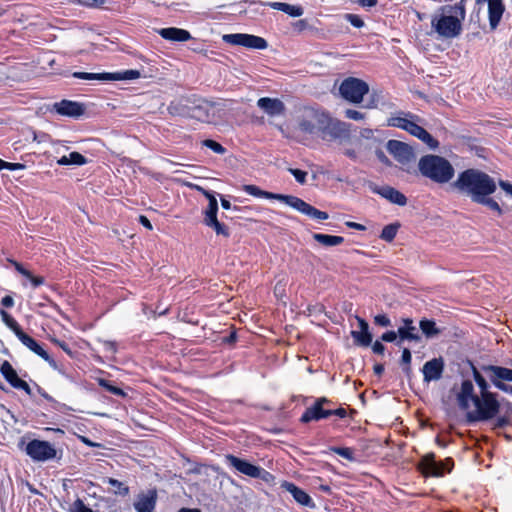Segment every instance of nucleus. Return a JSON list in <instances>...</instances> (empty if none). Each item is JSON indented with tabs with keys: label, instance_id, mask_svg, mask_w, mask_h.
<instances>
[{
	"label": "nucleus",
	"instance_id": "nucleus-1",
	"mask_svg": "<svg viewBox=\"0 0 512 512\" xmlns=\"http://www.w3.org/2000/svg\"><path fill=\"white\" fill-rule=\"evenodd\" d=\"M296 121L298 129L306 135L317 136L328 141L349 137L350 125L334 120L321 109L305 107L300 111Z\"/></svg>",
	"mask_w": 512,
	"mask_h": 512
},
{
	"label": "nucleus",
	"instance_id": "nucleus-2",
	"mask_svg": "<svg viewBox=\"0 0 512 512\" xmlns=\"http://www.w3.org/2000/svg\"><path fill=\"white\" fill-rule=\"evenodd\" d=\"M451 188L476 203L481 197L492 195L497 185L494 178L484 171L469 168L458 174L456 180L451 183Z\"/></svg>",
	"mask_w": 512,
	"mask_h": 512
},
{
	"label": "nucleus",
	"instance_id": "nucleus-3",
	"mask_svg": "<svg viewBox=\"0 0 512 512\" xmlns=\"http://www.w3.org/2000/svg\"><path fill=\"white\" fill-rule=\"evenodd\" d=\"M466 17L465 0L440 6L431 18V27L438 38L454 39L462 32Z\"/></svg>",
	"mask_w": 512,
	"mask_h": 512
},
{
	"label": "nucleus",
	"instance_id": "nucleus-4",
	"mask_svg": "<svg viewBox=\"0 0 512 512\" xmlns=\"http://www.w3.org/2000/svg\"><path fill=\"white\" fill-rule=\"evenodd\" d=\"M242 189L248 195H251L256 198H265L281 201L312 219L322 221L329 218L327 212L316 209L315 207H313L312 205L305 202L299 197L264 191L260 189L258 186L252 184L244 185Z\"/></svg>",
	"mask_w": 512,
	"mask_h": 512
},
{
	"label": "nucleus",
	"instance_id": "nucleus-5",
	"mask_svg": "<svg viewBox=\"0 0 512 512\" xmlns=\"http://www.w3.org/2000/svg\"><path fill=\"white\" fill-rule=\"evenodd\" d=\"M418 169L422 176L438 184L450 182L455 175L452 164L446 158L434 154L421 157Z\"/></svg>",
	"mask_w": 512,
	"mask_h": 512
},
{
	"label": "nucleus",
	"instance_id": "nucleus-6",
	"mask_svg": "<svg viewBox=\"0 0 512 512\" xmlns=\"http://www.w3.org/2000/svg\"><path fill=\"white\" fill-rule=\"evenodd\" d=\"M473 404L475 406V410L469 411L466 414V421L470 425L476 422L493 419L500 410V403L494 393H486L483 396L475 397L473 399Z\"/></svg>",
	"mask_w": 512,
	"mask_h": 512
},
{
	"label": "nucleus",
	"instance_id": "nucleus-7",
	"mask_svg": "<svg viewBox=\"0 0 512 512\" xmlns=\"http://www.w3.org/2000/svg\"><path fill=\"white\" fill-rule=\"evenodd\" d=\"M369 92V85L362 79L355 77L345 78L339 86L340 96L353 104H359Z\"/></svg>",
	"mask_w": 512,
	"mask_h": 512
},
{
	"label": "nucleus",
	"instance_id": "nucleus-8",
	"mask_svg": "<svg viewBox=\"0 0 512 512\" xmlns=\"http://www.w3.org/2000/svg\"><path fill=\"white\" fill-rule=\"evenodd\" d=\"M72 76L82 80L128 81L138 79L141 74L138 70L130 69L118 72L104 73L74 72L72 73Z\"/></svg>",
	"mask_w": 512,
	"mask_h": 512
},
{
	"label": "nucleus",
	"instance_id": "nucleus-9",
	"mask_svg": "<svg viewBox=\"0 0 512 512\" xmlns=\"http://www.w3.org/2000/svg\"><path fill=\"white\" fill-rule=\"evenodd\" d=\"M418 466L421 472L426 476L441 477L445 472L451 471L453 460L447 458L445 461H437L435 455L430 453L422 457Z\"/></svg>",
	"mask_w": 512,
	"mask_h": 512
},
{
	"label": "nucleus",
	"instance_id": "nucleus-10",
	"mask_svg": "<svg viewBox=\"0 0 512 512\" xmlns=\"http://www.w3.org/2000/svg\"><path fill=\"white\" fill-rule=\"evenodd\" d=\"M482 370L497 389L505 393H509V389H512L511 385L506 384V382H512V369L497 365H487L483 366Z\"/></svg>",
	"mask_w": 512,
	"mask_h": 512
},
{
	"label": "nucleus",
	"instance_id": "nucleus-11",
	"mask_svg": "<svg viewBox=\"0 0 512 512\" xmlns=\"http://www.w3.org/2000/svg\"><path fill=\"white\" fill-rule=\"evenodd\" d=\"M222 39L225 43L230 45L243 46L256 50H264L268 46V43L264 38L245 33L225 34Z\"/></svg>",
	"mask_w": 512,
	"mask_h": 512
},
{
	"label": "nucleus",
	"instance_id": "nucleus-12",
	"mask_svg": "<svg viewBox=\"0 0 512 512\" xmlns=\"http://www.w3.org/2000/svg\"><path fill=\"white\" fill-rule=\"evenodd\" d=\"M219 103L198 99L187 106L186 115L202 122H211L215 116L214 110Z\"/></svg>",
	"mask_w": 512,
	"mask_h": 512
},
{
	"label": "nucleus",
	"instance_id": "nucleus-13",
	"mask_svg": "<svg viewBox=\"0 0 512 512\" xmlns=\"http://www.w3.org/2000/svg\"><path fill=\"white\" fill-rule=\"evenodd\" d=\"M26 454L34 461H47L56 457V450L48 441L34 439L25 448Z\"/></svg>",
	"mask_w": 512,
	"mask_h": 512
},
{
	"label": "nucleus",
	"instance_id": "nucleus-14",
	"mask_svg": "<svg viewBox=\"0 0 512 512\" xmlns=\"http://www.w3.org/2000/svg\"><path fill=\"white\" fill-rule=\"evenodd\" d=\"M386 149L401 165H408L415 160L412 147L402 141L389 140Z\"/></svg>",
	"mask_w": 512,
	"mask_h": 512
},
{
	"label": "nucleus",
	"instance_id": "nucleus-15",
	"mask_svg": "<svg viewBox=\"0 0 512 512\" xmlns=\"http://www.w3.org/2000/svg\"><path fill=\"white\" fill-rule=\"evenodd\" d=\"M330 403L331 401L326 397L317 398L314 404L304 411L300 421L302 423H309L311 421H319L330 417V409L325 408V406L329 405Z\"/></svg>",
	"mask_w": 512,
	"mask_h": 512
},
{
	"label": "nucleus",
	"instance_id": "nucleus-16",
	"mask_svg": "<svg viewBox=\"0 0 512 512\" xmlns=\"http://www.w3.org/2000/svg\"><path fill=\"white\" fill-rule=\"evenodd\" d=\"M19 341L26 346L30 351L41 357L49 366L62 373V370L58 367L56 361L43 349V347L31 336L26 334L24 331L17 333Z\"/></svg>",
	"mask_w": 512,
	"mask_h": 512
},
{
	"label": "nucleus",
	"instance_id": "nucleus-17",
	"mask_svg": "<svg viewBox=\"0 0 512 512\" xmlns=\"http://www.w3.org/2000/svg\"><path fill=\"white\" fill-rule=\"evenodd\" d=\"M367 186L372 193L380 195L393 204L399 206H405L407 204V197L402 192L389 185L379 186L374 182H368Z\"/></svg>",
	"mask_w": 512,
	"mask_h": 512
},
{
	"label": "nucleus",
	"instance_id": "nucleus-18",
	"mask_svg": "<svg viewBox=\"0 0 512 512\" xmlns=\"http://www.w3.org/2000/svg\"><path fill=\"white\" fill-rule=\"evenodd\" d=\"M226 463L235 468L238 472L253 477H261L263 472H266L259 466L249 463L246 460L240 459L232 454L226 455Z\"/></svg>",
	"mask_w": 512,
	"mask_h": 512
},
{
	"label": "nucleus",
	"instance_id": "nucleus-19",
	"mask_svg": "<svg viewBox=\"0 0 512 512\" xmlns=\"http://www.w3.org/2000/svg\"><path fill=\"white\" fill-rule=\"evenodd\" d=\"M52 110L62 116L79 118L84 114L85 107L79 102L64 99L60 102H55Z\"/></svg>",
	"mask_w": 512,
	"mask_h": 512
},
{
	"label": "nucleus",
	"instance_id": "nucleus-20",
	"mask_svg": "<svg viewBox=\"0 0 512 512\" xmlns=\"http://www.w3.org/2000/svg\"><path fill=\"white\" fill-rule=\"evenodd\" d=\"M444 371V361L440 358H433L427 361L422 368L425 382L437 381L442 377Z\"/></svg>",
	"mask_w": 512,
	"mask_h": 512
},
{
	"label": "nucleus",
	"instance_id": "nucleus-21",
	"mask_svg": "<svg viewBox=\"0 0 512 512\" xmlns=\"http://www.w3.org/2000/svg\"><path fill=\"white\" fill-rule=\"evenodd\" d=\"M157 502V492L154 489L137 495L133 506L137 512H153Z\"/></svg>",
	"mask_w": 512,
	"mask_h": 512
},
{
	"label": "nucleus",
	"instance_id": "nucleus-22",
	"mask_svg": "<svg viewBox=\"0 0 512 512\" xmlns=\"http://www.w3.org/2000/svg\"><path fill=\"white\" fill-rule=\"evenodd\" d=\"M257 106L267 115L281 116L285 113V104L278 98L262 97L258 99Z\"/></svg>",
	"mask_w": 512,
	"mask_h": 512
},
{
	"label": "nucleus",
	"instance_id": "nucleus-23",
	"mask_svg": "<svg viewBox=\"0 0 512 512\" xmlns=\"http://www.w3.org/2000/svg\"><path fill=\"white\" fill-rule=\"evenodd\" d=\"M197 190L200 191L208 200V206L204 211V224L217 219L218 201L216 199V193L199 186H197Z\"/></svg>",
	"mask_w": 512,
	"mask_h": 512
},
{
	"label": "nucleus",
	"instance_id": "nucleus-24",
	"mask_svg": "<svg viewBox=\"0 0 512 512\" xmlns=\"http://www.w3.org/2000/svg\"><path fill=\"white\" fill-rule=\"evenodd\" d=\"M488 18L491 30H495L503 16L505 6L503 0L488 1Z\"/></svg>",
	"mask_w": 512,
	"mask_h": 512
},
{
	"label": "nucleus",
	"instance_id": "nucleus-25",
	"mask_svg": "<svg viewBox=\"0 0 512 512\" xmlns=\"http://www.w3.org/2000/svg\"><path fill=\"white\" fill-rule=\"evenodd\" d=\"M478 397L474 394V386L470 380H464L461 384L460 392L457 394V401L459 407L463 410H467L470 406V401Z\"/></svg>",
	"mask_w": 512,
	"mask_h": 512
},
{
	"label": "nucleus",
	"instance_id": "nucleus-26",
	"mask_svg": "<svg viewBox=\"0 0 512 512\" xmlns=\"http://www.w3.org/2000/svg\"><path fill=\"white\" fill-rule=\"evenodd\" d=\"M157 32L163 39L172 42H185L191 39V34L189 31L181 28H161Z\"/></svg>",
	"mask_w": 512,
	"mask_h": 512
},
{
	"label": "nucleus",
	"instance_id": "nucleus-27",
	"mask_svg": "<svg viewBox=\"0 0 512 512\" xmlns=\"http://www.w3.org/2000/svg\"><path fill=\"white\" fill-rule=\"evenodd\" d=\"M419 119L420 118L417 115L411 112L401 111L397 115L389 117L387 120V125L389 127H395L406 131L412 120Z\"/></svg>",
	"mask_w": 512,
	"mask_h": 512
},
{
	"label": "nucleus",
	"instance_id": "nucleus-28",
	"mask_svg": "<svg viewBox=\"0 0 512 512\" xmlns=\"http://www.w3.org/2000/svg\"><path fill=\"white\" fill-rule=\"evenodd\" d=\"M283 487L293 496L296 502L301 505L312 507L314 506L312 498L301 488L293 483L285 482Z\"/></svg>",
	"mask_w": 512,
	"mask_h": 512
},
{
	"label": "nucleus",
	"instance_id": "nucleus-29",
	"mask_svg": "<svg viewBox=\"0 0 512 512\" xmlns=\"http://www.w3.org/2000/svg\"><path fill=\"white\" fill-rule=\"evenodd\" d=\"M398 338L399 339L396 342L397 346H401V344L404 340H409V341H420L421 340V336H420L416 326L399 327L398 328Z\"/></svg>",
	"mask_w": 512,
	"mask_h": 512
},
{
	"label": "nucleus",
	"instance_id": "nucleus-30",
	"mask_svg": "<svg viewBox=\"0 0 512 512\" xmlns=\"http://www.w3.org/2000/svg\"><path fill=\"white\" fill-rule=\"evenodd\" d=\"M0 372L5 378V380L13 387L15 388L18 384V382L21 381V379L18 377V374L16 370L13 368V366L5 360L1 366H0Z\"/></svg>",
	"mask_w": 512,
	"mask_h": 512
},
{
	"label": "nucleus",
	"instance_id": "nucleus-31",
	"mask_svg": "<svg viewBox=\"0 0 512 512\" xmlns=\"http://www.w3.org/2000/svg\"><path fill=\"white\" fill-rule=\"evenodd\" d=\"M313 239L327 247L337 246L344 242V238L341 236L328 235L322 233L313 234Z\"/></svg>",
	"mask_w": 512,
	"mask_h": 512
},
{
	"label": "nucleus",
	"instance_id": "nucleus-32",
	"mask_svg": "<svg viewBox=\"0 0 512 512\" xmlns=\"http://www.w3.org/2000/svg\"><path fill=\"white\" fill-rule=\"evenodd\" d=\"M351 337L353 338L355 344L359 346L368 347L372 344L373 337L371 333H364L357 330H352Z\"/></svg>",
	"mask_w": 512,
	"mask_h": 512
},
{
	"label": "nucleus",
	"instance_id": "nucleus-33",
	"mask_svg": "<svg viewBox=\"0 0 512 512\" xmlns=\"http://www.w3.org/2000/svg\"><path fill=\"white\" fill-rule=\"evenodd\" d=\"M419 326L423 334L428 338H431L440 333L439 329L436 328V323L433 320L422 319Z\"/></svg>",
	"mask_w": 512,
	"mask_h": 512
},
{
	"label": "nucleus",
	"instance_id": "nucleus-34",
	"mask_svg": "<svg viewBox=\"0 0 512 512\" xmlns=\"http://www.w3.org/2000/svg\"><path fill=\"white\" fill-rule=\"evenodd\" d=\"M0 315L5 325L10 328L16 336L17 333H21L23 331L18 322L7 311L0 309Z\"/></svg>",
	"mask_w": 512,
	"mask_h": 512
},
{
	"label": "nucleus",
	"instance_id": "nucleus-35",
	"mask_svg": "<svg viewBox=\"0 0 512 512\" xmlns=\"http://www.w3.org/2000/svg\"><path fill=\"white\" fill-rule=\"evenodd\" d=\"M400 228L399 223H392L389 225H386L380 234V238L386 242H392L398 232V229Z\"/></svg>",
	"mask_w": 512,
	"mask_h": 512
},
{
	"label": "nucleus",
	"instance_id": "nucleus-36",
	"mask_svg": "<svg viewBox=\"0 0 512 512\" xmlns=\"http://www.w3.org/2000/svg\"><path fill=\"white\" fill-rule=\"evenodd\" d=\"M472 371H473V378L476 382V384L478 385V387L480 388V393H481V396L485 395L486 393H491L488 388H489V385L486 381V379L484 378V376L478 371V369L474 366H472Z\"/></svg>",
	"mask_w": 512,
	"mask_h": 512
},
{
	"label": "nucleus",
	"instance_id": "nucleus-37",
	"mask_svg": "<svg viewBox=\"0 0 512 512\" xmlns=\"http://www.w3.org/2000/svg\"><path fill=\"white\" fill-rule=\"evenodd\" d=\"M476 204H481V205L488 207L489 209L495 211L499 216L503 214V210L500 207V205L494 199H492L490 196L481 197V199H479L476 202Z\"/></svg>",
	"mask_w": 512,
	"mask_h": 512
},
{
	"label": "nucleus",
	"instance_id": "nucleus-38",
	"mask_svg": "<svg viewBox=\"0 0 512 512\" xmlns=\"http://www.w3.org/2000/svg\"><path fill=\"white\" fill-rule=\"evenodd\" d=\"M98 384L105 388L108 392H110L113 395L119 396V397H125L126 393L123 391V389L113 385L110 381L106 379L100 378L98 380Z\"/></svg>",
	"mask_w": 512,
	"mask_h": 512
},
{
	"label": "nucleus",
	"instance_id": "nucleus-39",
	"mask_svg": "<svg viewBox=\"0 0 512 512\" xmlns=\"http://www.w3.org/2000/svg\"><path fill=\"white\" fill-rule=\"evenodd\" d=\"M206 226L212 228L217 235H222L224 237H229V229L222 223L218 221V219H214L205 223Z\"/></svg>",
	"mask_w": 512,
	"mask_h": 512
},
{
	"label": "nucleus",
	"instance_id": "nucleus-40",
	"mask_svg": "<svg viewBox=\"0 0 512 512\" xmlns=\"http://www.w3.org/2000/svg\"><path fill=\"white\" fill-rule=\"evenodd\" d=\"M106 482L113 488L115 493L121 496H126L129 493V487L125 486L122 482L114 478H107Z\"/></svg>",
	"mask_w": 512,
	"mask_h": 512
},
{
	"label": "nucleus",
	"instance_id": "nucleus-41",
	"mask_svg": "<svg viewBox=\"0 0 512 512\" xmlns=\"http://www.w3.org/2000/svg\"><path fill=\"white\" fill-rule=\"evenodd\" d=\"M37 391L38 393L44 398L46 399L47 401L51 402L52 403V408L57 410V411H62L63 409L66 408V405L65 404H62L58 401H56L52 396H50L43 388H41L40 386L37 385Z\"/></svg>",
	"mask_w": 512,
	"mask_h": 512
},
{
	"label": "nucleus",
	"instance_id": "nucleus-42",
	"mask_svg": "<svg viewBox=\"0 0 512 512\" xmlns=\"http://www.w3.org/2000/svg\"><path fill=\"white\" fill-rule=\"evenodd\" d=\"M423 143H425L430 149H437L439 146V142L425 129L421 136L418 137Z\"/></svg>",
	"mask_w": 512,
	"mask_h": 512
},
{
	"label": "nucleus",
	"instance_id": "nucleus-43",
	"mask_svg": "<svg viewBox=\"0 0 512 512\" xmlns=\"http://www.w3.org/2000/svg\"><path fill=\"white\" fill-rule=\"evenodd\" d=\"M71 2L87 8H100L106 3V0H71Z\"/></svg>",
	"mask_w": 512,
	"mask_h": 512
},
{
	"label": "nucleus",
	"instance_id": "nucleus-44",
	"mask_svg": "<svg viewBox=\"0 0 512 512\" xmlns=\"http://www.w3.org/2000/svg\"><path fill=\"white\" fill-rule=\"evenodd\" d=\"M411 359H412V356H411L410 350L408 348H404L402 350L401 365L403 366V371L406 374H409L411 372V367H410Z\"/></svg>",
	"mask_w": 512,
	"mask_h": 512
},
{
	"label": "nucleus",
	"instance_id": "nucleus-45",
	"mask_svg": "<svg viewBox=\"0 0 512 512\" xmlns=\"http://www.w3.org/2000/svg\"><path fill=\"white\" fill-rule=\"evenodd\" d=\"M379 106L385 107L386 102L384 101V97L380 93L373 92L371 95L370 101L367 104V108H378Z\"/></svg>",
	"mask_w": 512,
	"mask_h": 512
},
{
	"label": "nucleus",
	"instance_id": "nucleus-46",
	"mask_svg": "<svg viewBox=\"0 0 512 512\" xmlns=\"http://www.w3.org/2000/svg\"><path fill=\"white\" fill-rule=\"evenodd\" d=\"M331 451L336 453L337 455L347 459V460H354V453L351 448L348 447H331Z\"/></svg>",
	"mask_w": 512,
	"mask_h": 512
},
{
	"label": "nucleus",
	"instance_id": "nucleus-47",
	"mask_svg": "<svg viewBox=\"0 0 512 512\" xmlns=\"http://www.w3.org/2000/svg\"><path fill=\"white\" fill-rule=\"evenodd\" d=\"M69 512H94L91 508L85 505L83 500L77 498L70 506Z\"/></svg>",
	"mask_w": 512,
	"mask_h": 512
},
{
	"label": "nucleus",
	"instance_id": "nucleus-48",
	"mask_svg": "<svg viewBox=\"0 0 512 512\" xmlns=\"http://www.w3.org/2000/svg\"><path fill=\"white\" fill-rule=\"evenodd\" d=\"M203 145L209 149H211L213 152L217 154H224L226 152V149L218 142L212 140V139H206L203 141Z\"/></svg>",
	"mask_w": 512,
	"mask_h": 512
},
{
	"label": "nucleus",
	"instance_id": "nucleus-49",
	"mask_svg": "<svg viewBox=\"0 0 512 512\" xmlns=\"http://www.w3.org/2000/svg\"><path fill=\"white\" fill-rule=\"evenodd\" d=\"M25 168H26V165L23 163H11V162H7V161L0 159V171L5 170V169L11 170V171L24 170Z\"/></svg>",
	"mask_w": 512,
	"mask_h": 512
},
{
	"label": "nucleus",
	"instance_id": "nucleus-50",
	"mask_svg": "<svg viewBox=\"0 0 512 512\" xmlns=\"http://www.w3.org/2000/svg\"><path fill=\"white\" fill-rule=\"evenodd\" d=\"M69 161H70V165H76V166H81V165H84L87 163V159L86 157H84L82 154H80L79 152H71L69 154Z\"/></svg>",
	"mask_w": 512,
	"mask_h": 512
},
{
	"label": "nucleus",
	"instance_id": "nucleus-51",
	"mask_svg": "<svg viewBox=\"0 0 512 512\" xmlns=\"http://www.w3.org/2000/svg\"><path fill=\"white\" fill-rule=\"evenodd\" d=\"M418 120H412V122L410 123V125L408 126L407 128V132L415 137H419L421 136V134L423 133L424 131V128L422 126H420L418 123H417Z\"/></svg>",
	"mask_w": 512,
	"mask_h": 512
},
{
	"label": "nucleus",
	"instance_id": "nucleus-52",
	"mask_svg": "<svg viewBox=\"0 0 512 512\" xmlns=\"http://www.w3.org/2000/svg\"><path fill=\"white\" fill-rule=\"evenodd\" d=\"M344 116L345 118L347 119H351V120H354V121H361L365 118V114L360 112V111H357V110H354V109H346L344 111Z\"/></svg>",
	"mask_w": 512,
	"mask_h": 512
},
{
	"label": "nucleus",
	"instance_id": "nucleus-53",
	"mask_svg": "<svg viewBox=\"0 0 512 512\" xmlns=\"http://www.w3.org/2000/svg\"><path fill=\"white\" fill-rule=\"evenodd\" d=\"M303 8L299 5H291V4H288L286 5V9H285V12L286 14H288L289 16H292V17H299L301 15H303Z\"/></svg>",
	"mask_w": 512,
	"mask_h": 512
},
{
	"label": "nucleus",
	"instance_id": "nucleus-54",
	"mask_svg": "<svg viewBox=\"0 0 512 512\" xmlns=\"http://www.w3.org/2000/svg\"><path fill=\"white\" fill-rule=\"evenodd\" d=\"M345 19L355 28H362L364 21L356 14H345Z\"/></svg>",
	"mask_w": 512,
	"mask_h": 512
},
{
	"label": "nucleus",
	"instance_id": "nucleus-55",
	"mask_svg": "<svg viewBox=\"0 0 512 512\" xmlns=\"http://www.w3.org/2000/svg\"><path fill=\"white\" fill-rule=\"evenodd\" d=\"M288 171L295 177L298 183L304 184L306 182L307 172L295 168H288Z\"/></svg>",
	"mask_w": 512,
	"mask_h": 512
},
{
	"label": "nucleus",
	"instance_id": "nucleus-56",
	"mask_svg": "<svg viewBox=\"0 0 512 512\" xmlns=\"http://www.w3.org/2000/svg\"><path fill=\"white\" fill-rule=\"evenodd\" d=\"M374 323L381 327L391 326V320L385 314H378L374 317Z\"/></svg>",
	"mask_w": 512,
	"mask_h": 512
},
{
	"label": "nucleus",
	"instance_id": "nucleus-57",
	"mask_svg": "<svg viewBox=\"0 0 512 512\" xmlns=\"http://www.w3.org/2000/svg\"><path fill=\"white\" fill-rule=\"evenodd\" d=\"M7 261L9 263H11L15 270L20 273L22 276L26 277V276H30V271L27 270L21 263L13 260V259H7Z\"/></svg>",
	"mask_w": 512,
	"mask_h": 512
},
{
	"label": "nucleus",
	"instance_id": "nucleus-58",
	"mask_svg": "<svg viewBox=\"0 0 512 512\" xmlns=\"http://www.w3.org/2000/svg\"><path fill=\"white\" fill-rule=\"evenodd\" d=\"M397 337H398V331L395 332V331H386L385 333H383L381 335V341H384V342H397Z\"/></svg>",
	"mask_w": 512,
	"mask_h": 512
},
{
	"label": "nucleus",
	"instance_id": "nucleus-59",
	"mask_svg": "<svg viewBox=\"0 0 512 512\" xmlns=\"http://www.w3.org/2000/svg\"><path fill=\"white\" fill-rule=\"evenodd\" d=\"M511 424V420L508 416H500L494 423V428H504Z\"/></svg>",
	"mask_w": 512,
	"mask_h": 512
},
{
	"label": "nucleus",
	"instance_id": "nucleus-60",
	"mask_svg": "<svg viewBox=\"0 0 512 512\" xmlns=\"http://www.w3.org/2000/svg\"><path fill=\"white\" fill-rule=\"evenodd\" d=\"M26 278L31 282L34 288H37L45 283V280L43 277L40 276H34L30 272V276H26Z\"/></svg>",
	"mask_w": 512,
	"mask_h": 512
},
{
	"label": "nucleus",
	"instance_id": "nucleus-61",
	"mask_svg": "<svg viewBox=\"0 0 512 512\" xmlns=\"http://www.w3.org/2000/svg\"><path fill=\"white\" fill-rule=\"evenodd\" d=\"M371 346H372V351L375 354H379V355H383L384 354L385 346L382 344L381 341L376 340L373 344H371Z\"/></svg>",
	"mask_w": 512,
	"mask_h": 512
},
{
	"label": "nucleus",
	"instance_id": "nucleus-62",
	"mask_svg": "<svg viewBox=\"0 0 512 512\" xmlns=\"http://www.w3.org/2000/svg\"><path fill=\"white\" fill-rule=\"evenodd\" d=\"M357 321H358V325H359V330L360 332H364V333H370L369 331V324L367 323V321L361 317H356Z\"/></svg>",
	"mask_w": 512,
	"mask_h": 512
},
{
	"label": "nucleus",
	"instance_id": "nucleus-63",
	"mask_svg": "<svg viewBox=\"0 0 512 512\" xmlns=\"http://www.w3.org/2000/svg\"><path fill=\"white\" fill-rule=\"evenodd\" d=\"M1 305L5 308H11L14 306V299L10 295H6L1 299Z\"/></svg>",
	"mask_w": 512,
	"mask_h": 512
},
{
	"label": "nucleus",
	"instance_id": "nucleus-64",
	"mask_svg": "<svg viewBox=\"0 0 512 512\" xmlns=\"http://www.w3.org/2000/svg\"><path fill=\"white\" fill-rule=\"evenodd\" d=\"M499 186L507 193L509 194L511 197H512V184L507 182V181H503V180H500L499 181Z\"/></svg>",
	"mask_w": 512,
	"mask_h": 512
}]
</instances>
